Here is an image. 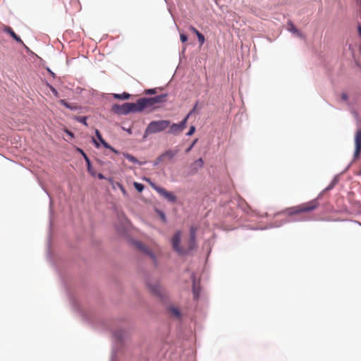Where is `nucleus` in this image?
I'll list each match as a JSON object with an SVG mask.
<instances>
[{
    "label": "nucleus",
    "instance_id": "f8f14e48",
    "mask_svg": "<svg viewBox=\"0 0 361 361\" xmlns=\"http://www.w3.org/2000/svg\"><path fill=\"white\" fill-rule=\"evenodd\" d=\"M169 127L170 128L168 131V133L177 135L182 132V130L180 129L178 123H173L172 125L170 124Z\"/></svg>",
    "mask_w": 361,
    "mask_h": 361
},
{
    "label": "nucleus",
    "instance_id": "f3484780",
    "mask_svg": "<svg viewBox=\"0 0 361 361\" xmlns=\"http://www.w3.org/2000/svg\"><path fill=\"white\" fill-rule=\"evenodd\" d=\"M189 116L190 114H188L186 117L180 123H178L182 131L186 128V123Z\"/></svg>",
    "mask_w": 361,
    "mask_h": 361
},
{
    "label": "nucleus",
    "instance_id": "ea45409f",
    "mask_svg": "<svg viewBox=\"0 0 361 361\" xmlns=\"http://www.w3.org/2000/svg\"><path fill=\"white\" fill-rule=\"evenodd\" d=\"M193 292H194L195 296L197 297V293L196 289L195 288H193Z\"/></svg>",
    "mask_w": 361,
    "mask_h": 361
},
{
    "label": "nucleus",
    "instance_id": "b1692460",
    "mask_svg": "<svg viewBox=\"0 0 361 361\" xmlns=\"http://www.w3.org/2000/svg\"><path fill=\"white\" fill-rule=\"evenodd\" d=\"M77 121L85 126H87V122H86L87 117H85V116H79L77 118Z\"/></svg>",
    "mask_w": 361,
    "mask_h": 361
},
{
    "label": "nucleus",
    "instance_id": "412c9836",
    "mask_svg": "<svg viewBox=\"0 0 361 361\" xmlns=\"http://www.w3.org/2000/svg\"><path fill=\"white\" fill-rule=\"evenodd\" d=\"M204 161L202 158L198 159L194 162V166L197 168H202L203 166Z\"/></svg>",
    "mask_w": 361,
    "mask_h": 361
},
{
    "label": "nucleus",
    "instance_id": "a878e982",
    "mask_svg": "<svg viewBox=\"0 0 361 361\" xmlns=\"http://www.w3.org/2000/svg\"><path fill=\"white\" fill-rule=\"evenodd\" d=\"M60 103L68 109H73V107L71 106V105L70 104H68L67 102H66V100H64V99H61Z\"/></svg>",
    "mask_w": 361,
    "mask_h": 361
},
{
    "label": "nucleus",
    "instance_id": "c9c22d12",
    "mask_svg": "<svg viewBox=\"0 0 361 361\" xmlns=\"http://www.w3.org/2000/svg\"><path fill=\"white\" fill-rule=\"evenodd\" d=\"M65 133L67 135H68L71 138H73L74 137L73 133L72 132H71L70 130H68V129L65 130Z\"/></svg>",
    "mask_w": 361,
    "mask_h": 361
},
{
    "label": "nucleus",
    "instance_id": "7ed1b4c3",
    "mask_svg": "<svg viewBox=\"0 0 361 361\" xmlns=\"http://www.w3.org/2000/svg\"><path fill=\"white\" fill-rule=\"evenodd\" d=\"M170 126V121L159 120L150 122L145 130L144 137L165 130Z\"/></svg>",
    "mask_w": 361,
    "mask_h": 361
},
{
    "label": "nucleus",
    "instance_id": "9d476101",
    "mask_svg": "<svg viewBox=\"0 0 361 361\" xmlns=\"http://www.w3.org/2000/svg\"><path fill=\"white\" fill-rule=\"evenodd\" d=\"M4 30L6 33L9 34L11 37H13L17 42H19L21 44L25 45L20 37L14 32V31L12 30L11 27L5 26Z\"/></svg>",
    "mask_w": 361,
    "mask_h": 361
},
{
    "label": "nucleus",
    "instance_id": "393cba45",
    "mask_svg": "<svg viewBox=\"0 0 361 361\" xmlns=\"http://www.w3.org/2000/svg\"><path fill=\"white\" fill-rule=\"evenodd\" d=\"M60 103L68 109H73V107L71 106V105L70 104H68L67 102H66V100H64V99H61Z\"/></svg>",
    "mask_w": 361,
    "mask_h": 361
},
{
    "label": "nucleus",
    "instance_id": "2eb2a0df",
    "mask_svg": "<svg viewBox=\"0 0 361 361\" xmlns=\"http://www.w3.org/2000/svg\"><path fill=\"white\" fill-rule=\"evenodd\" d=\"M123 156L126 159H128L129 161H130L132 163L141 164V163H140L138 161V160L135 157H133V155H131L130 154L124 153Z\"/></svg>",
    "mask_w": 361,
    "mask_h": 361
},
{
    "label": "nucleus",
    "instance_id": "58836bf2",
    "mask_svg": "<svg viewBox=\"0 0 361 361\" xmlns=\"http://www.w3.org/2000/svg\"><path fill=\"white\" fill-rule=\"evenodd\" d=\"M358 32H359V35H360L361 37V25H359L358 26Z\"/></svg>",
    "mask_w": 361,
    "mask_h": 361
},
{
    "label": "nucleus",
    "instance_id": "2f4dec72",
    "mask_svg": "<svg viewBox=\"0 0 361 361\" xmlns=\"http://www.w3.org/2000/svg\"><path fill=\"white\" fill-rule=\"evenodd\" d=\"M197 142V140H194V142L190 145V146H189L186 150H185V152L186 153H188L191 149L193 147V146L195 145V144Z\"/></svg>",
    "mask_w": 361,
    "mask_h": 361
},
{
    "label": "nucleus",
    "instance_id": "cd10ccee",
    "mask_svg": "<svg viewBox=\"0 0 361 361\" xmlns=\"http://www.w3.org/2000/svg\"><path fill=\"white\" fill-rule=\"evenodd\" d=\"M95 134H96V136L98 138V140L100 141V142H102V140H104L100 133V132L98 130H95Z\"/></svg>",
    "mask_w": 361,
    "mask_h": 361
},
{
    "label": "nucleus",
    "instance_id": "f03ea898",
    "mask_svg": "<svg viewBox=\"0 0 361 361\" xmlns=\"http://www.w3.org/2000/svg\"><path fill=\"white\" fill-rule=\"evenodd\" d=\"M167 97L166 94H162L154 97L141 98L137 100L140 112L147 107L157 108L158 104L166 102Z\"/></svg>",
    "mask_w": 361,
    "mask_h": 361
},
{
    "label": "nucleus",
    "instance_id": "6e6552de",
    "mask_svg": "<svg viewBox=\"0 0 361 361\" xmlns=\"http://www.w3.org/2000/svg\"><path fill=\"white\" fill-rule=\"evenodd\" d=\"M355 149L354 153L355 158H357L361 152V130L359 129L357 130L355 135Z\"/></svg>",
    "mask_w": 361,
    "mask_h": 361
},
{
    "label": "nucleus",
    "instance_id": "9b49d317",
    "mask_svg": "<svg viewBox=\"0 0 361 361\" xmlns=\"http://www.w3.org/2000/svg\"><path fill=\"white\" fill-rule=\"evenodd\" d=\"M288 30L295 34L299 37H303L302 32L290 21L288 23Z\"/></svg>",
    "mask_w": 361,
    "mask_h": 361
},
{
    "label": "nucleus",
    "instance_id": "473e14b6",
    "mask_svg": "<svg viewBox=\"0 0 361 361\" xmlns=\"http://www.w3.org/2000/svg\"><path fill=\"white\" fill-rule=\"evenodd\" d=\"M50 90L52 92V93L54 94V96H56V97H59V93H58L57 90L54 87L51 86L50 87Z\"/></svg>",
    "mask_w": 361,
    "mask_h": 361
},
{
    "label": "nucleus",
    "instance_id": "4c0bfd02",
    "mask_svg": "<svg viewBox=\"0 0 361 361\" xmlns=\"http://www.w3.org/2000/svg\"><path fill=\"white\" fill-rule=\"evenodd\" d=\"M98 178L99 179H104V176L102 174V173H99L98 174Z\"/></svg>",
    "mask_w": 361,
    "mask_h": 361
},
{
    "label": "nucleus",
    "instance_id": "c756f323",
    "mask_svg": "<svg viewBox=\"0 0 361 361\" xmlns=\"http://www.w3.org/2000/svg\"><path fill=\"white\" fill-rule=\"evenodd\" d=\"M180 41L184 43L185 42H187L188 40V37L185 35V34H180Z\"/></svg>",
    "mask_w": 361,
    "mask_h": 361
},
{
    "label": "nucleus",
    "instance_id": "0eeeda50",
    "mask_svg": "<svg viewBox=\"0 0 361 361\" xmlns=\"http://www.w3.org/2000/svg\"><path fill=\"white\" fill-rule=\"evenodd\" d=\"M154 188L159 195L164 197L169 202H175L176 201V197L172 192H170L161 187L156 186L154 187Z\"/></svg>",
    "mask_w": 361,
    "mask_h": 361
},
{
    "label": "nucleus",
    "instance_id": "dca6fc26",
    "mask_svg": "<svg viewBox=\"0 0 361 361\" xmlns=\"http://www.w3.org/2000/svg\"><path fill=\"white\" fill-rule=\"evenodd\" d=\"M78 150L81 152V154H82L85 160V162L87 163V171L89 172L91 171V163H90V161L89 159V158L87 157V156L86 155V154L80 149H78Z\"/></svg>",
    "mask_w": 361,
    "mask_h": 361
},
{
    "label": "nucleus",
    "instance_id": "a211bd4d",
    "mask_svg": "<svg viewBox=\"0 0 361 361\" xmlns=\"http://www.w3.org/2000/svg\"><path fill=\"white\" fill-rule=\"evenodd\" d=\"M114 97L117 98V99H128L130 97V94L128 93H126V92H124L121 94H115Z\"/></svg>",
    "mask_w": 361,
    "mask_h": 361
},
{
    "label": "nucleus",
    "instance_id": "39448f33",
    "mask_svg": "<svg viewBox=\"0 0 361 361\" xmlns=\"http://www.w3.org/2000/svg\"><path fill=\"white\" fill-rule=\"evenodd\" d=\"M178 151L179 150L178 149L166 150L156 159L154 164L158 165L161 163L165 162L166 160H172L173 157L178 153Z\"/></svg>",
    "mask_w": 361,
    "mask_h": 361
},
{
    "label": "nucleus",
    "instance_id": "1a4fd4ad",
    "mask_svg": "<svg viewBox=\"0 0 361 361\" xmlns=\"http://www.w3.org/2000/svg\"><path fill=\"white\" fill-rule=\"evenodd\" d=\"M133 245L134 246L138 249L139 250H140L141 252H142L145 255H149L150 257H152V259L154 258V254L152 253V252H151L148 248L147 247L143 244L142 242L140 241H134L133 242Z\"/></svg>",
    "mask_w": 361,
    "mask_h": 361
},
{
    "label": "nucleus",
    "instance_id": "e433bc0d",
    "mask_svg": "<svg viewBox=\"0 0 361 361\" xmlns=\"http://www.w3.org/2000/svg\"><path fill=\"white\" fill-rule=\"evenodd\" d=\"M93 142L94 143V145H95V146H96L97 147H99V142H98L95 139H94V138H93Z\"/></svg>",
    "mask_w": 361,
    "mask_h": 361
},
{
    "label": "nucleus",
    "instance_id": "6ab92c4d",
    "mask_svg": "<svg viewBox=\"0 0 361 361\" xmlns=\"http://www.w3.org/2000/svg\"><path fill=\"white\" fill-rule=\"evenodd\" d=\"M101 143L105 148L111 149L115 154H118V152L111 145H109L105 140H102Z\"/></svg>",
    "mask_w": 361,
    "mask_h": 361
},
{
    "label": "nucleus",
    "instance_id": "423d86ee",
    "mask_svg": "<svg viewBox=\"0 0 361 361\" xmlns=\"http://www.w3.org/2000/svg\"><path fill=\"white\" fill-rule=\"evenodd\" d=\"M181 237V232L177 231L175 235L173 236L171 243L173 245V248L179 254L183 255L184 253L183 249L180 246Z\"/></svg>",
    "mask_w": 361,
    "mask_h": 361
},
{
    "label": "nucleus",
    "instance_id": "72a5a7b5",
    "mask_svg": "<svg viewBox=\"0 0 361 361\" xmlns=\"http://www.w3.org/2000/svg\"><path fill=\"white\" fill-rule=\"evenodd\" d=\"M197 106H198V102H197L195 104V105L194 106L193 109H192V111L190 112L189 114L190 115L192 113L197 111L198 110Z\"/></svg>",
    "mask_w": 361,
    "mask_h": 361
},
{
    "label": "nucleus",
    "instance_id": "ddd939ff",
    "mask_svg": "<svg viewBox=\"0 0 361 361\" xmlns=\"http://www.w3.org/2000/svg\"><path fill=\"white\" fill-rule=\"evenodd\" d=\"M150 290L155 295H161V288L159 284L149 286Z\"/></svg>",
    "mask_w": 361,
    "mask_h": 361
},
{
    "label": "nucleus",
    "instance_id": "bb28decb",
    "mask_svg": "<svg viewBox=\"0 0 361 361\" xmlns=\"http://www.w3.org/2000/svg\"><path fill=\"white\" fill-rule=\"evenodd\" d=\"M145 94H154L157 93V89H147L145 91Z\"/></svg>",
    "mask_w": 361,
    "mask_h": 361
},
{
    "label": "nucleus",
    "instance_id": "7c9ffc66",
    "mask_svg": "<svg viewBox=\"0 0 361 361\" xmlns=\"http://www.w3.org/2000/svg\"><path fill=\"white\" fill-rule=\"evenodd\" d=\"M189 30H190V31H192V32H194L196 35H197L198 33H200V32H199V31H198V30H197L195 27H193L192 25H190V26L189 27Z\"/></svg>",
    "mask_w": 361,
    "mask_h": 361
},
{
    "label": "nucleus",
    "instance_id": "20e7f679",
    "mask_svg": "<svg viewBox=\"0 0 361 361\" xmlns=\"http://www.w3.org/2000/svg\"><path fill=\"white\" fill-rule=\"evenodd\" d=\"M138 103H125L122 105L115 104L113 110L118 114H128L130 112H140Z\"/></svg>",
    "mask_w": 361,
    "mask_h": 361
},
{
    "label": "nucleus",
    "instance_id": "5701e85b",
    "mask_svg": "<svg viewBox=\"0 0 361 361\" xmlns=\"http://www.w3.org/2000/svg\"><path fill=\"white\" fill-rule=\"evenodd\" d=\"M197 37L198 38V41H199L200 45H202L205 41L204 35L200 32L197 35Z\"/></svg>",
    "mask_w": 361,
    "mask_h": 361
},
{
    "label": "nucleus",
    "instance_id": "aec40b11",
    "mask_svg": "<svg viewBox=\"0 0 361 361\" xmlns=\"http://www.w3.org/2000/svg\"><path fill=\"white\" fill-rule=\"evenodd\" d=\"M195 228L194 227H191L190 228V243L193 244L195 243Z\"/></svg>",
    "mask_w": 361,
    "mask_h": 361
},
{
    "label": "nucleus",
    "instance_id": "4be33fe9",
    "mask_svg": "<svg viewBox=\"0 0 361 361\" xmlns=\"http://www.w3.org/2000/svg\"><path fill=\"white\" fill-rule=\"evenodd\" d=\"M134 187L138 192H142L144 189V185L137 182L134 183Z\"/></svg>",
    "mask_w": 361,
    "mask_h": 361
},
{
    "label": "nucleus",
    "instance_id": "f704fd0d",
    "mask_svg": "<svg viewBox=\"0 0 361 361\" xmlns=\"http://www.w3.org/2000/svg\"><path fill=\"white\" fill-rule=\"evenodd\" d=\"M341 97L343 101L348 100V95L345 93H342Z\"/></svg>",
    "mask_w": 361,
    "mask_h": 361
},
{
    "label": "nucleus",
    "instance_id": "f257e3e1",
    "mask_svg": "<svg viewBox=\"0 0 361 361\" xmlns=\"http://www.w3.org/2000/svg\"><path fill=\"white\" fill-rule=\"evenodd\" d=\"M319 206V202L317 199L298 204L297 206L288 209L287 212L289 216L298 214L300 213H309L315 210Z\"/></svg>",
    "mask_w": 361,
    "mask_h": 361
},
{
    "label": "nucleus",
    "instance_id": "4468645a",
    "mask_svg": "<svg viewBox=\"0 0 361 361\" xmlns=\"http://www.w3.org/2000/svg\"><path fill=\"white\" fill-rule=\"evenodd\" d=\"M169 312H170V314H171L173 316L177 318H180V312L177 307H171L169 308Z\"/></svg>",
    "mask_w": 361,
    "mask_h": 361
},
{
    "label": "nucleus",
    "instance_id": "c85d7f7f",
    "mask_svg": "<svg viewBox=\"0 0 361 361\" xmlns=\"http://www.w3.org/2000/svg\"><path fill=\"white\" fill-rule=\"evenodd\" d=\"M195 127L193 126H190V130L187 133V135H188V136L192 135L195 133Z\"/></svg>",
    "mask_w": 361,
    "mask_h": 361
}]
</instances>
